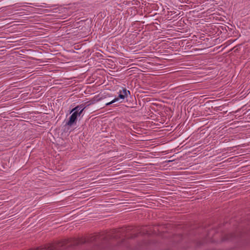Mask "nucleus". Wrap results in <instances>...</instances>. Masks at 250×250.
<instances>
[{"label":"nucleus","instance_id":"nucleus-1","mask_svg":"<svg viewBox=\"0 0 250 250\" xmlns=\"http://www.w3.org/2000/svg\"><path fill=\"white\" fill-rule=\"evenodd\" d=\"M78 116H80L79 113L73 112L69 117L68 121L66 123V125L69 126H72L74 124L76 123Z\"/></svg>","mask_w":250,"mask_h":250},{"label":"nucleus","instance_id":"nucleus-3","mask_svg":"<svg viewBox=\"0 0 250 250\" xmlns=\"http://www.w3.org/2000/svg\"><path fill=\"white\" fill-rule=\"evenodd\" d=\"M103 99V98L102 97H100V98L99 99H97V97H94L92 101H88L86 103V104H87V106L91 104H93L94 103H95V102H98V101H100V100Z\"/></svg>","mask_w":250,"mask_h":250},{"label":"nucleus","instance_id":"nucleus-5","mask_svg":"<svg viewBox=\"0 0 250 250\" xmlns=\"http://www.w3.org/2000/svg\"><path fill=\"white\" fill-rule=\"evenodd\" d=\"M119 101V98H115V99H114L113 100H112L111 102H108V103H107L105 104V105H106V106L109 105H110V104H113V103H115V102H117V101Z\"/></svg>","mask_w":250,"mask_h":250},{"label":"nucleus","instance_id":"nucleus-4","mask_svg":"<svg viewBox=\"0 0 250 250\" xmlns=\"http://www.w3.org/2000/svg\"><path fill=\"white\" fill-rule=\"evenodd\" d=\"M79 107L80 106H76L75 107H74V108H73L71 111H70V113H72V112H77V113H80V116L82 114V113H83V109H81V110L79 109Z\"/></svg>","mask_w":250,"mask_h":250},{"label":"nucleus","instance_id":"nucleus-2","mask_svg":"<svg viewBox=\"0 0 250 250\" xmlns=\"http://www.w3.org/2000/svg\"><path fill=\"white\" fill-rule=\"evenodd\" d=\"M130 94V92L129 90H126V88H124L122 90H120L119 92V95L117 98L120 99H124L125 97H127L128 95Z\"/></svg>","mask_w":250,"mask_h":250},{"label":"nucleus","instance_id":"nucleus-6","mask_svg":"<svg viewBox=\"0 0 250 250\" xmlns=\"http://www.w3.org/2000/svg\"><path fill=\"white\" fill-rule=\"evenodd\" d=\"M78 106H80L79 107V109L80 110H81V109H83H83H84L85 108V106H84V105L83 104L78 105Z\"/></svg>","mask_w":250,"mask_h":250}]
</instances>
